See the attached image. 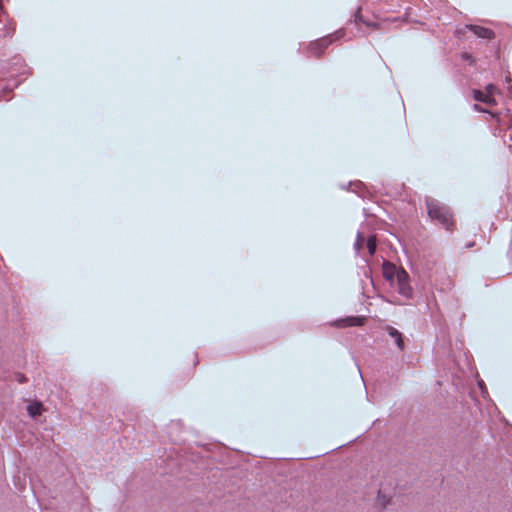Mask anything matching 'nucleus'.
<instances>
[{"label":"nucleus","mask_w":512,"mask_h":512,"mask_svg":"<svg viewBox=\"0 0 512 512\" xmlns=\"http://www.w3.org/2000/svg\"><path fill=\"white\" fill-rule=\"evenodd\" d=\"M366 245H367V249H368L369 254L371 256L374 255V253L376 252V248H377V246H376V236L375 235H370L367 238Z\"/></svg>","instance_id":"nucleus-11"},{"label":"nucleus","mask_w":512,"mask_h":512,"mask_svg":"<svg viewBox=\"0 0 512 512\" xmlns=\"http://www.w3.org/2000/svg\"><path fill=\"white\" fill-rule=\"evenodd\" d=\"M363 324V318L356 316H349L346 318H342L336 321V326L338 327H352V326H360Z\"/></svg>","instance_id":"nucleus-7"},{"label":"nucleus","mask_w":512,"mask_h":512,"mask_svg":"<svg viewBox=\"0 0 512 512\" xmlns=\"http://www.w3.org/2000/svg\"><path fill=\"white\" fill-rule=\"evenodd\" d=\"M387 332H388V334H389L392 338H394V340H395V343H396L397 347H398L401 351H402V350H404V348H405V343H404V340H403V335H402V333H401L399 330H397L396 328L392 327V326H389V327L387 328Z\"/></svg>","instance_id":"nucleus-8"},{"label":"nucleus","mask_w":512,"mask_h":512,"mask_svg":"<svg viewBox=\"0 0 512 512\" xmlns=\"http://www.w3.org/2000/svg\"><path fill=\"white\" fill-rule=\"evenodd\" d=\"M345 34L343 29L337 30L335 33L322 37L320 39L311 42L308 47L309 55L320 57L324 50L335 40L340 39Z\"/></svg>","instance_id":"nucleus-2"},{"label":"nucleus","mask_w":512,"mask_h":512,"mask_svg":"<svg viewBox=\"0 0 512 512\" xmlns=\"http://www.w3.org/2000/svg\"><path fill=\"white\" fill-rule=\"evenodd\" d=\"M467 28L470 29L477 37L482 39H492L495 36V33L489 28L478 25H467Z\"/></svg>","instance_id":"nucleus-5"},{"label":"nucleus","mask_w":512,"mask_h":512,"mask_svg":"<svg viewBox=\"0 0 512 512\" xmlns=\"http://www.w3.org/2000/svg\"><path fill=\"white\" fill-rule=\"evenodd\" d=\"M42 404L39 402L31 403L27 406V412L31 417L41 414Z\"/></svg>","instance_id":"nucleus-9"},{"label":"nucleus","mask_w":512,"mask_h":512,"mask_svg":"<svg viewBox=\"0 0 512 512\" xmlns=\"http://www.w3.org/2000/svg\"><path fill=\"white\" fill-rule=\"evenodd\" d=\"M354 21H355V23L362 22L366 25H369V23L364 21V19H363V16L361 14V7H358V9L356 10V12L354 14Z\"/></svg>","instance_id":"nucleus-13"},{"label":"nucleus","mask_w":512,"mask_h":512,"mask_svg":"<svg viewBox=\"0 0 512 512\" xmlns=\"http://www.w3.org/2000/svg\"><path fill=\"white\" fill-rule=\"evenodd\" d=\"M399 271L400 268H398L395 264L386 260L383 261L382 273L386 281L392 284L396 280Z\"/></svg>","instance_id":"nucleus-4"},{"label":"nucleus","mask_w":512,"mask_h":512,"mask_svg":"<svg viewBox=\"0 0 512 512\" xmlns=\"http://www.w3.org/2000/svg\"><path fill=\"white\" fill-rule=\"evenodd\" d=\"M473 108H474V110H476L478 112H487V110L481 108V106L479 104H474Z\"/></svg>","instance_id":"nucleus-17"},{"label":"nucleus","mask_w":512,"mask_h":512,"mask_svg":"<svg viewBox=\"0 0 512 512\" xmlns=\"http://www.w3.org/2000/svg\"><path fill=\"white\" fill-rule=\"evenodd\" d=\"M397 292L406 299H412L414 290L410 284V276L404 268H400L396 278Z\"/></svg>","instance_id":"nucleus-3"},{"label":"nucleus","mask_w":512,"mask_h":512,"mask_svg":"<svg viewBox=\"0 0 512 512\" xmlns=\"http://www.w3.org/2000/svg\"><path fill=\"white\" fill-rule=\"evenodd\" d=\"M478 386H479V388H480V390H481L483 395H484V393H487L486 386H485V383H484L483 380H479L478 381Z\"/></svg>","instance_id":"nucleus-16"},{"label":"nucleus","mask_w":512,"mask_h":512,"mask_svg":"<svg viewBox=\"0 0 512 512\" xmlns=\"http://www.w3.org/2000/svg\"><path fill=\"white\" fill-rule=\"evenodd\" d=\"M362 187H363V183L361 181H354V182L349 183V189L356 192L361 197L363 196L362 191H361Z\"/></svg>","instance_id":"nucleus-12"},{"label":"nucleus","mask_w":512,"mask_h":512,"mask_svg":"<svg viewBox=\"0 0 512 512\" xmlns=\"http://www.w3.org/2000/svg\"><path fill=\"white\" fill-rule=\"evenodd\" d=\"M472 93L473 98L478 102L485 103L489 106H494L497 104L495 98L491 97V95L487 94L484 90L473 89Z\"/></svg>","instance_id":"nucleus-6"},{"label":"nucleus","mask_w":512,"mask_h":512,"mask_svg":"<svg viewBox=\"0 0 512 512\" xmlns=\"http://www.w3.org/2000/svg\"><path fill=\"white\" fill-rule=\"evenodd\" d=\"M15 380L20 383V384H23L25 382H27V378L24 374L22 373H16L15 374Z\"/></svg>","instance_id":"nucleus-15"},{"label":"nucleus","mask_w":512,"mask_h":512,"mask_svg":"<svg viewBox=\"0 0 512 512\" xmlns=\"http://www.w3.org/2000/svg\"><path fill=\"white\" fill-rule=\"evenodd\" d=\"M487 94L491 95V97H494V94L498 92V88L494 84H487L485 86L484 90Z\"/></svg>","instance_id":"nucleus-14"},{"label":"nucleus","mask_w":512,"mask_h":512,"mask_svg":"<svg viewBox=\"0 0 512 512\" xmlns=\"http://www.w3.org/2000/svg\"><path fill=\"white\" fill-rule=\"evenodd\" d=\"M364 241H365V237H364L363 233L361 231H358L356 234V239H355L354 245H353L354 250L357 253L362 249Z\"/></svg>","instance_id":"nucleus-10"},{"label":"nucleus","mask_w":512,"mask_h":512,"mask_svg":"<svg viewBox=\"0 0 512 512\" xmlns=\"http://www.w3.org/2000/svg\"><path fill=\"white\" fill-rule=\"evenodd\" d=\"M427 213L432 221H436L447 231H451L454 226L453 213L451 209L432 197H425Z\"/></svg>","instance_id":"nucleus-1"}]
</instances>
